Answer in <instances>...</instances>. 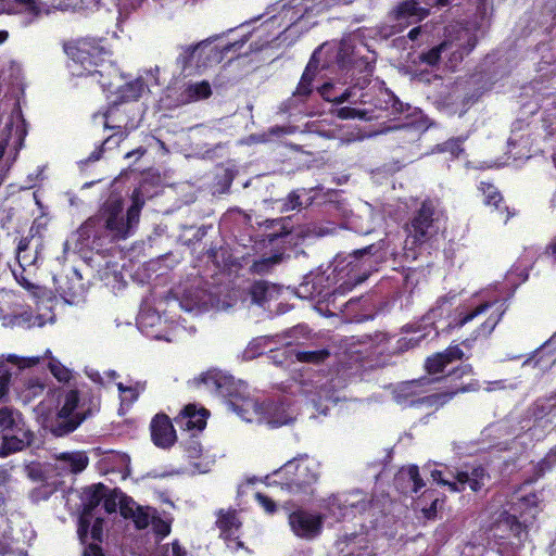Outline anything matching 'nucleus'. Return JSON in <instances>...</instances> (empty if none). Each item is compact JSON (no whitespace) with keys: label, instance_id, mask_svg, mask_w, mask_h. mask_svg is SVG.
Here are the masks:
<instances>
[{"label":"nucleus","instance_id":"nucleus-1","mask_svg":"<svg viewBox=\"0 0 556 556\" xmlns=\"http://www.w3.org/2000/svg\"><path fill=\"white\" fill-rule=\"evenodd\" d=\"M143 204L140 190L135 189L131 195V205L124 216L122 197L111 194L99 211L77 229L78 241L98 253L108 251L110 244L125 240L131 235L132 228L139 223Z\"/></svg>","mask_w":556,"mask_h":556},{"label":"nucleus","instance_id":"nucleus-2","mask_svg":"<svg viewBox=\"0 0 556 556\" xmlns=\"http://www.w3.org/2000/svg\"><path fill=\"white\" fill-rule=\"evenodd\" d=\"M71 59L70 68L74 76L89 77L103 91L119 87L123 73L111 60L113 51L106 38L83 37L64 46Z\"/></svg>","mask_w":556,"mask_h":556},{"label":"nucleus","instance_id":"nucleus-3","mask_svg":"<svg viewBox=\"0 0 556 556\" xmlns=\"http://www.w3.org/2000/svg\"><path fill=\"white\" fill-rule=\"evenodd\" d=\"M372 247H367L362 250H357L352 255V258L346 268H342L333 277L334 282H338L337 277L344 279L338 287L330 288V276L316 275L311 279H306L302 285L301 289L304 290L305 295L312 299H317L318 305L325 308L328 315H337V312L343 313L344 308L350 304H353V300L344 301L343 298L353 290V288L363 281H365L370 271L368 269L361 270V267L368 265L371 266V251Z\"/></svg>","mask_w":556,"mask_h":556},{"label":"nucleus","instance_id":"nucleus-4","mask_svg":"<svg viewBox=\"0 0 556 556\" xmlns=\"http://www.w3.org/2000/svg\"><path fill=\"white\" fill-rule=\"evenodd\" d=\"M471 375H473V368L470 364L458 365L445 376L435 379L437 381L444 382L445 389L443 391L418 399H412L410 403L426 407L440 408L460 393L478 391L480 388L478 380L470 379L468 382L463 381L464 377Z\"/></svg>","mask_w":556,"mask_h":556},{"label":"nucleus","instance_id":"nucleus-5","mask_svg":"<svg viewBox=\"0 0 556 556\" xmlns=\"http://www.w3.org/2000/svg\"><path fill=\"white\" fill-rule=\"evenodd\" d=\"M442 215L438 199L422 200L407 224L408 239H412V243L422 245L431 242L440 231Z\"/></svg>","mask_w":556,"mask_h":556},{"label":"nucleus","instance_id":"nucleus-6","mask_svg":"<svg viewBox=\"0 0 556 556\" xmlns=\"http://www.w3.org/2000/svg\"><path fill=\"white\" fill-rule=\"evenodd\" d=\"M231 33L232 29L227 35H217L199 42V68L211 67L222 63L224 60L231 61L241 55V50L251 35L229 38Z\"/></svg>","mask_w":556,"mask_h":556},{"label":"nucleus","instance_id":"nucleus-7","mask_svg":"<svg viewBox=\"0 0 556 556\" xmlns=\"http://www.w3.org/2000/svg\"><path fill=\"white\" fill-rule=\"evenodd\" d=\"M273 483L279 484L291 493L306 492L315 483L318 473L309 466L307 456L293 458L271 476Z\"/></svg>","mask_w":556,"mask_h":556},{"label":"nucleus","instance_id":"nucleus-8","mask_svg":"<svg viewBox=\"0 0 556 556\" xmlns=\"http://www.w3.org/2000/svg\"><path fill=\"white\" fill-rule=\"evenodd\" d=\"M507 308L508 305L505 300L484 301L476 305L475 307H468L464 311H459L457 315L454 317L453 321L450 323L447 326L462 328L466 324L472 321L479 315L485 314L489 311H491L486 319L475 330L476 338H486L494 331L495 327L500 324Z\"/></svg>","mask_w":556,"mask_h":556},{"label":"nucleus","instance_id":"nucleus-9","mask_svg":"<svg viewBox=\"0 0 556 556\" xmlns=\"http://www.w3.org/2000/svg\"><path fill=\"white\" fill-rule=\"evenodd\" d=\"M383 99L378 98L375 109H358L351 106H343L338 110V117L341 119L359 118L364 121L378 119L381 117H391L402 114L404 109L409 106L402 103L394 93H381Z\"/></svg>","mask_w":556,"mask_h":556},{"label":"nucleus","instance_id":"nucleus-10","mask_svg":"<svg viewBox=\"0 0 556 556\" xmlns=\"http://www.w3.org/2000/svg\"><path fill=\"white\" fill-rule=\"evenodd\" d=\"M289 525L292 532L305 540L317 538L324 527V516L312 514L305 509H296L289 515Z\"/></svg>","mask_w":556,"mask_h":556},{"label":"nucleus","instance_id":"nucleus-11","mask_svg":"<svg viewBox=\"0 0 556 556\" xmlns=\"http://www.w3.org/2000/svg\"><path fill=\"white\" fill-rule=\"evenodd\" d=\"M453 482L450 484L451 492H463L468 486L472 492H479L485 485L490 475L483 465L472 466L470 470H456L455 473L450 472Z\"/></svg>","mask_w":556,"mask_h":556},{"label":"nucleus","instance_id":"nucleus-12","mask_svg":"<svg viewBox=\"0 0 556 556\" xmlns=\"http://www.w3.org/2000/svg\"><path fill=\"white\" fill-rule=\"evenodd\" d=\"M477 189L482 195V203L488 206L492 213H496L498 218L505 224L515 216V210H511L507 205L502 192L493 182L481 180Z\"/></svg>","mask_w":556,"mask_h":556},{"label":"nucleus","instance_id":"nucleus-13","mask_svg":"<svg viewBox=\"0 0 556 556\" xmlns=\"http://www.w3.org/2000/svg\"><path fill=\"white\" fill-rule=\"evenodd\" d=\"M529 418L534 427L546 429L556 427V391L538 397L528 408Z\"/></svg>","mask_w":556,"mask_h":556},{"label":"nucleus","instance_id":"nucleus-14","mask_svg":"<svg viewBox=\"0 0 556 556\" xmlns=\"http://www.w3.org/2000/svg\"><path fill=\"white\" fill-rule=\"evenodd\" d=\"M153 444L160 448H170L177 441L172 419L165 413H157L150 422Z\"/></svg>","mask_w":556,"mask_h":556},{"label":"nucleus","instance_id":"nucleus-15","mask_svg":"<svg viewBox=\"0 0 556 556\" xmlns=\"http://www.w3.org/2000/svg\"><path fill=\"white\" fill-rule=\"evenodd\" d=\"M208 416L210 412L205 407L198 408L195 404H188L175 417V422L181 430L189 431L194 437L205 429Z\"/></svg>","mask_w":556,"mask_h":556},{"label":"nucleus","instance_id":"nucleus-16","mask_svg":"<svg viewBox=\"0 0 556 556\" xmlns=\"http://www.w3.org/2000/svg\"><path fill=\"white\" fill-rule=\"evenodd\" d=\"M90 414L91 412L89 409L84 413H78L77 416H68L56 412L54 416L45 420V427L53 437L62 438L73 433Z\"/></svg>","mask_w":556,"mask_h":556},{"label":"nucleus","instance_id":"nucleus-17","mask_svg":"<svg viewBox=\"0 0 556 556\" xmlns=\"http://www.w3.org/2000/svg\"><path fill=\"white\" fill-rule=\"evenodd\" d=\"M290 218L266 219L263 224L262 242L268 245H283L291 242Z\"/></svg>","mask_w":556,"mask_h":556},{"label":"nucleus","instance_id":"nucleus-18","mask_svg":"<svg viewBox=\"0 0 556 556\" xmlns=\"http://www.w3.org/2000/svg\"><path fill=\"white\" fill-rule=\"evenodd\" d=\"M218 395L225 397L238 414L245 410L244 407L252 405V400L247 395V386L236 382L232 377H228L225 386L220 387Z\"/></svg>","mask_w":556,"mask_h":556},{"label":"nucleus","instance_id":"nucleus-19","mask_svg":"<svg viewBox=\"0 0 556 556\" xmlns=\"http://www.w3.org/2000/svg\"><path fill=\"white\" fill-rule=\"evenodd\" d=\"M216 527L220 531V538L225 541H231L237 539V532L242 526L238 517V513L235 508L218 509L216 511Z\"/></svg>","mask_w":556,"mask_h":556},{"label":"nucleus","instance_id":"nucleus-20","mask_svg":"<svg viewBox=\"0 0 556 556\" xmlns=\"http://www.w3.org/2000/svg\"><path fill=\"white\" fill-rule=\"evenodd\" d=\"M34 440V433L29 430L23 431V437L16 434L3 433L0 444V457H7L13 453L21 452Z\"/></svg>","mask_w":556,"mask_h":556},{"label":"nucleus","instance_id":"nucleus-21","mask_svg":"<svg viewBox=\"0 0 556 556\" xmlns=\"http://www.w3.org/2000/svg\"><path fill=\"white\" fill-rule=\"evenodd\" d=\"M108 488L99 482L87 486L81 493L83 511L85 516H92L93 510L102 502Z\"/></svg>","mask_w":556,"mask_h":556},{"label":"nucleus","instance_id":"nucleus-22","mask_svg":"<svg viewBox=\"0 0 556 556\" xmlns=\"http://www.w3.org/2000/svg\"><path fill=\"white\" fill-rule=\"evenodd\" d=\"M104 117H105L104 128L113 129V130H115V132L113 135L109 136L108 138H105L101 142V144L99 147H97L90 153V155L86 160V163L99 161L104 153L105 146H110V144L118 146L127 137V131L124 130L122 126H111L108 123V112L104 113Z\"/></svg>","mask_w":556,"mask_h":556},{"label":"nucleus","instance_id":"nucleus-23","mask_svg":"<svg viewBox=\"0 0 556 556\" xmlns=\"http://www.w3.org/2000/svg\"><path fill=\"white\" fill-rule=\"evenodd\" d=\"M556 363V352L548 345L543 344L536 349L530 357L525 361V365L538 368L540 371H546Z\"/></svg>","mask_w":556,"mask_h":556},{"label":"nucleus","instance_id":"nucleus-24","mask_svg":"<svg viewBox=\"0 0 556 556\" xmlns=\"http://www.w3.org/2000/svg\"><path fill=\"white\" fill-rule=\"evenodd\" d=\"M212 96V88L207 80L191 83L185 86L180 93L182 104L208 99Z\"/></svg>","mask_w":556,"mask_h":556},{"label":"nucleus","instance_id":"nucleus-25","mask_svg":"<svg viewBox=\"0 0 556 556\" xmlns=\"http://www.w3.org/2000/svg\"><path fill=\"white\" fill-rule=\"evenodd\" d=\"M143 90L144 83L142 79L137 78L126 83L125 77L123 76V80L121 81L119 87L106 92L118 93L122 101H134L141 97Z\"/></svg>","mask_w":556,"mask_h":556},{"label":"nucleus","instance_id":"nucleus-26","mask_svg":"<svg viewBox=\"0 0 556 556\" xmlns=\"http://www.w3.org/2000/svg\"><path fill=\"white\" fill-rule=\"evenodd\" d=\"M422 9L415 0H407L399 3L394 9L396 21H404L409 18L421 20L424 16Z\"/></svg>","mask_w":556,"mask_h":556},{"label":"nucleus","instance_id":"nucleus-27","mask_svg":"<svg viewBox=\"0 0 556 556\" xmlns=\"http://www.w3.org/2000/svg\"><path fill=\"white\" fill-rule=\"evenodd\" d=\"M229 376L223 375L220 371L208 370L201 374L199 377L193 379L195 386L205 384L207 388L213 389L217 394L219 390L225 386L226 380Z\"/></svg>","mask_w":556,"mask_h":556},{"label":"nucleus","instance_id":"nucleus-28","mask_svg":"<svg viewBox=\"0 0 556 556\" xmlns=\"http://www.w3.org/2000/svg\"><path fill=\"white\" fill-rule=\"evenodd\" d=\"M452 299L453 298H448L446 295L440 296L437 300L434 306L428 311L425 319L431 324H435L437 321L447 316L452 308Z\"/></svg>","mask_w":556,"mask_h":556},{"label":"nucleus","instance_id":"nucleus-29","mask_svg":"<svg viewBox=\"0 0 556 556\" xmlns=\"http://www.w3.org/2000/svg\"><path fill=\"white\" fill-rule=\"evenodd\" d=\"M268 424L273 427H280L291 421L282 403H271L267 407Z\"/></svg>","mask_w":556,"mask_h":556},{"label":"nucleus","instance_id":"nucleus-30","mask_svg":"<svg viewBox=\"0 0 556 556\" xmlns=\"http://www.w3.org/2000/svg\"><path fill=\"white\" fill-rule=\"evenodd\" d=\"M314 80H315V77L308 75L307 73H302L300 81H299L295 90L293 91L292 98L290 99V101H292L294 99V100H299L301 102H305L314 90V88H313Z\"/></svg>","mask_w":556,"mask_h":556},{"label":"nucleus","instance_id":"nucleus-31","mask_svg":"<svg viewBox=\"0 0 556 556\" xmlns=\"http://www.w3.org/2000/svg\"><path fill=\"white\" fill-rule=\"evenodd\" d=\"M199 43L194 46H187L182 48V51L177 56L176 63L181 71H186L195 61V66L199 67Z\"/></svg>","mask_w":556,"mask_h":556},{"label":"nucleus","instance_id":"nucleus-32","mask_svg":"<svg viewBox=\"0 0 556 556\" xmlns=\"http://www.w3.org/2000/svg\"><path fill=\"white\" fill-rule=\"evenodd\" d=\"M330 357V351L328 349H319L313 351H298L295 358L301 363H309L318 365L324 363Z\"/></svg>","mask_w":556,"mask_h":556},{"label":"nucleus","instance_id":"nucleus-33","mask_svg":"<svg viewBox=\"0 0 556 556\" xmlns=\"http://www.w3.org/2000/svg\"><path fill=\"white\" fill-rule=\"evenodd\" d=\"M153 515L151 518L152 531L157 539V541H162L167 535H169L172 531V521L163 519L160 515H157L156 509H153Z\"/></svg>","mask_w":556,"mask_h":556},{"label":"nucleus","instance_id":"nucleus-34","mask_svg":"<svg viewBox=\"0 0 556 556\" xmlns=\"http://www.w3.org/2000/svg\"><path fill=\"white\" fill-rule=\"evenodd\" d=\"M79 401V391L76 389L70 390L65 393L63 404L58 412L68 416H77L79 412H76V409L78 408Z\"/></svg>","mask_w":556,"mask_h":556},{"label":"nucleus","instance_id":"nucleus-35","mask_svg":"<svg viewBox=\"0 0 556 556\" xmlns=\"http://www.w3.org/2000/svg\"><path fill=\"white\" fill-rule=\"evenodd\" d=\"M318 93L327 102L343 103L349 98V92L344 91L338 94L331 83H325L318 88Z\"/></svg>","mask_w":556,"mask_h":556},{"label":"nucleus","instance_id":"nucleus-36","mask_svg":"<svg viewBox=\"0 0 556 556\" xmlns=\"http://www.w3.org/2000/svg\"><path fill=\"white\" fill-rule=\"evenodd\" d=\"M48 368L60 382L66 383L72 379V371L54 357H50Z\"/></svg>","mask_w":556,"mask_h":556},{"label":"nucleus","instance_id":"nucleus-37","mask_svg":"<svg viewBox=\"0 0 556 556\" xmlns=\"http://www.w3.org/2000/svg\"><path fill=\"white\" fill-rule=\"evenodd\" d=\"M154 508H151L149 506H140L137 505L136 509L134 511V515L131 516V519L135 523L136 529L138 530H144L149 527L151 523L152 516L150 515V510H153Z\"/></svg>","mask_w":556,"mask_h":556},{"label":"nucleus","instance_id":"nucleus-38","mask_svg":"<svg viewBox=\"0 0 556 556\" xmlns=\"http://www.w3.org/2000/svg\"><path fill=\"white\" fill-rule=\"evenodd\" d=\"M400 475L401 476L399 477V479L401 477H403L404 475H406L408 478V481H410L413 483V485L410 488V491L413 493H418L425 486L424 479L421 478V476L419 473V468L417 465H409L406 470L402 469Z\"/></svg>","mask_w":556,"mask_h":556},{"label":"nucleus","instance_id":"nucleus-39","mask_svg":"<svg viewBox=\"0 0 556 556\" xmlns=\"http://www.w3.org/2000/svg\"><path fill=\"white\" fill-rule=\"evenodd\" d=\"M556 466V447L551 448L548 453L536 464L534 475L542 477L545 472L552 470Z\"/></svg>","mask_w":556,"mask_h":556},{"label":"nucleus","instance_id":"nucleus-40","mask_svg":"<svg viewBox=\"0 0 556 556\" xmlns=\"http://www.w3.org/2000/svg\"><path fill=\"white\" fill-rule=\"evenodd\" d=\"M446 367L447 364L439 352L428 356L425 361V369L429 375L441 374Z\"/></svg>","mask_w":556,"mask_h":556},{"label":"nucleus","instance_id":"nucleus-41","mask_svg":"<svg viewBox=\"0 0 556 556\" xmlns=\"http://www.w3.org/2000/svg\"><path fill=\"white\" fill-rule=\"evenodd\" d=\"M64 458L68 462L74 473L84 471L89 464V458L84 452L67 454Z\"/></svg>","mask_w":556,"mask_h":556},{"label":"nucleus","instance_id":"nucleus-42","mask_svg":"<svg viewBox=\"0 0 556 556\" xmlns=\"http://www.w3.org/2000/svg\"><path fill=\"white\" fill-rule=\"evenodd\" d=\"M501 521L516 538H520L521 533L526 530V526L519 520V518L507 511L501 515Z\"/></svg>","mask_w":556,"mask_h":556},{"label":"nucleus","instance_id":"nucleus-43","mask_svg":"<svg viewBox=\"0 0 556 556\" xmlns=\"http://www.w3.org/2000/svg\"><path fill=\"white\" fill-rule=\"evenodd\" d=\"M116 387L121 394H129L130 402H135L138 400L140 393L146 390L147 382L137 381L134 386H125L118 382Z\"/></svg>","mask_w":556,"mask_h":556},{"label":"nucleus","instance_id":"nucleus-44","mask_svg":"<svg viewBox=\"0 0 556 556\" xmlns=\"http://www.w3.org/2000/svg\"><path fill=\"white\" fill-rule=\"evenodd\" d=\"M443 49H444L443 43L432 47L428 51L419 54V61L427 65L435 66L441 60V54H442Z\"/></svg>","mask_w":556,"mask_h":556},{"label":"nucleus","instance_id":"nucleus-45","mask_svg":"<svg viewBox=\"0 0 556 556\" xmlns=\"http://www.w3.org/2000/svg\"><path fill=\"white\" fill-rule=\"evenodd\" d=\"M30 241L31 238L29 237H22L18 241L16 248V260L21 266L30 265L33 263L30 256L26 255V251L29 249Z\"/></svg>","mask_w":556,"mask_h":556},{"label":"nucleus","instance_id":"nucleus-46","mask_svg":"<svg viewBox=\"0 0 556 556\" xmlns=\"http://www.w3.org/2000/svg\"><path fill=\"white\" fill-rule=\"evenodd\" d=\"M118 506L121 515L124 518L128 519L131 518V516L134 515L137 504L130 496L124 493H119Z\"/></svg>","mask_w":556,"mask_h":556},{"label":"nucleus","instance_id":"nucleus-47","mask_svg":"<svg viewBox=\"0 0 556 556\" xmlns=\"http://www.w3.org/2000/svg\"><path fill=\"white\" fill-rule=\"evenodd\" d=\"M11 370L5 364H0V400L5 397L9 393L11 382Z\"/></svg>","mask_w":556,"mask_h":556},{"label":"nucleus","instance_id":"nucleus-48","mask_svg":"<svg viewBox=\"0 0 556 556\" xmlns=\"http://www.w3.org/2000/svg\"><path fill=\"white\" fill-rule=\"evenodd\" d=\"M441 356H443V359L447 365L456 362L462 361L465 356L464 351L459 348V345H450L444 351L439 352Z\"/></svg>","mask_w":556,"mask_h":556},{"label":"nucleus","instance_id":"nucleus-49","mask_svg":"<svg viewBox=\"0 0 556 556\" xmlns=\"http://www.w3.org/2000/svg\"><path fill=\"white\" fill-rule=\"evenodd\" d=\"M119 493H122L119 490L114 489L113 491H110L109 493L105 492V495L103 497V508L108 514H113L117 509V505L119 501Z\"/></svg>","mask_w":556,"mask_h":556},{"label":"nucleus","instance_id":"nucleus-50","mask_svg":"<svg viewBox=\"0 0 556 556\" xmlns=\"http://www.w3.org/2000/svg\"><path fill=\"white\" fill-rule=\"evenodd\" d=\"M16 426L12 412L9 408L0 409V428L4 432L13 431Z\"/></svg>","mask_w":556,"mask_h":556},{"label":"nucleus","instance_id":"nucleus-51","mask_svg":"<svg viewBox=\"0 0 556 556\" xmlns=\"http://www.w3.org/2000/svg\"><path fill=\"white\" fill-rule=\"evenodd\" d=\"M255 500L264 508V510L267 514L273 515L277 511V505L269 496H267L261 492H256Z\"/></svg>","mask_w":556,"mask_h":556},{"label":"nucleus","instance_id":"nucleus-52","mask_svg":"<svg viewBox=\"0 0 556 556\" xmlns=\"http://www.w3.org/2000/svg\"><path fill=\"white\" fill-rule=\"evenodd\" d=\"M268 288L265 282H255L251 288V294L254 301L261 302L266 299Z\"/></svg>","mask_w":556,"mask_h":556},{"label":"nucleus","instance_id":"nucleus-53","mask_svg":"<svg viewBox=\"0 0 556 556\" xmlns=\"http://www.w3.org/2000/svg\"><path fill=\"white\" fill-rule=\"evenodd\" d=\"M91 538L97 542H102L103 538V519L96 518L90 529Z\"/></svg>","mask_w":556,"mask_h":556},{"label":"nucleus","instance_id":"nucleus-54","mask_svg":"<svg viewBox=\"0 0 556 556\" xmlns=\"http://www.w3.org/2000/svg\"><path fill=\"white\" fill-rule=\"evenodd\" d=\"M212 229V225H202L201 227L197 228L192 237L188 240L187 244H195L207 235V230Z\"/></svg>","mask_w":556,"mask_h":556},{"label":"nucleus","instance_id":"nucleus-55","mask_svg":"<svg viewBox=\"0 0 556 556\" xmlns=\"http://www.w3.org/2000/svg\"><path fill=\"white\" fill-rule=\"evenodd\" d=\"M442 150L451 152V154L454 156H458L464 151L459 139H452L446 141Z\"/></svg>","mask_w":556,"mask_h":556},{"label":"nucleus","instance_id":"nucleus-56","mask_svg":"<svg viewBox=\"0 0 556 556\" xmlns=\"http://www.w3.org/2000/svg\"><path fill=\"white\" fill-rule=\"evenodd\" d=\"M89 517L90 516H85L84 515V511L81 513V516L79 518V525H78V530H77V533L79 535V539L84 542L86 536H87V533L89 531V528H90V521H89Z\"/></svg>","mask_w":556,"mask_h":556},{"label":"nucleus","instance_id":"nucleus-57","mask_svg":"<svg viewBox=\"0 0 556 556\" xmlns=\"http://www.w3.org/2000/svg\"><path fill=\"white\" fill-rule=\"evenodd\" d=\"M319 70V60L316 58V51L312 54L308 63L306 64L304 72L308 75L316 77Z\"/></svg>","mask_w":556,"mask_h":556},{"label":"nucleus","instance_id":"nucleus-58","mask_svg":"<svg viewBox=\"0 0 556 556\" xmlns=\"http://www.w3.org/2000/svg\"><path fill=\"white\" fill-rule=\"evenodd\" d=\"M424 381L425 382H430V380L427 379V378H424V379H420V380H413V381L407 382L403 387L402 391L405 393L406 396H412V395L415 394L416 388H418L421 384H424Z\"/></svg>","mask_w":556,"mask_h":556},{"label":"nucleus","instance_id":"nucleus-59","mask_svg":"<svg viewBox=\"0 0 556 556\" xmlns=\"http://www.w3.org/2000/svg\"><path fill=\"white\" fill-rule=\"evenodd\" d=\"M83 556H105V554L98 543H90L84 548Z\"/></svg>","mask_w":556,"mask_h":556},{"label":"nucleus","instance_id":"nucleus-60","mask_svg":"<svg viewBox=\"0 0 556 556\" xmlns=\"http://www.w3.org/2000/svg\"><path fill=\"white\" fill-rule=\"evenodd\" d=\"M431 478L433 481H435L440 485H446L450 489V484L453 482V480H448L444 478V472L439 469H433L431 471Z\"/></svg>","mask_w":556,"mask_h":556},{"label":"nucleus","instance_id":"nucleus-61","mask_svg":"<svg viewBox=\"0 0 556 556\" xmlns=\"http://www.w3.org/2000/svg\"><path fill=\"white\" fill-rule=\"evenodd\" d=\"M287 206H288V208H291V210H295V208H299L302 206L301 198L296 192L292 191L288 195Z\"/></svg>","mask_w":556,"mask_h":556},{"label":"nucleus","instance_id":"nucleus-62","mask_svg":"<svg viewBox=\"0 0 556 556\" xmlns=\"http://www.w3.org/2000/svg\"><path fill=\"white\" fill-rule=\"evenodd\" d=\"M186 450L190 457H198L202 452L201 444L197 440H191Z\"/></svg>","mask_w":556,"mask_h":556},{"label":"nucleus","instance_id":"nucleus-63","mask_svg":"<svg viewBox=\"0 0 556 556\" xmlns=\"http://www.w3.org/2000/svg\"><path fill=\"white\" fill-rule=\"evenodd\" d=\"M172 554L173 556H188V552L180 545L178 540L172 542Z\"/></svg>","mask_w":556,"mask_h":556},{"label":"nucleus","instance_id":"nucleus-64","mask_svg":"<svg viewBox=\"0 0 556 556\" xmlns=\"http://www.w3.org/2000/svg\"><path fill=\"white\" fill-rule=\"evenodd\" d=\"M544 253L551 256L556 263V236L553 237L549 243L545 247Z\"/></svg>","mask_w":556,"mask_h":556}]
</instances>
